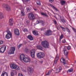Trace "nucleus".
<instances>
[{
  "mask_svg": "<svg viewBox=\"0 0 76 76\" xmlns=\"http://www.w3.org/2000/svg\"><path fill=\"white\" fill-rule=\"evenodd\" d=\"M41 44L42 46L45 48H47L49 47V43L47 41H43L41 42Z\"/></svg>",
  "mask_w": 76,
  "mask_h": 76,
  "instance_id": "obj_1",
  "label": "nucleus"
},
{
  "mask_svg": "<svg viewBox=\"0 0 76 76\" xmlns=\"http://www.w3.org/2000/svg\"><path fill=\"white\" fill-rule=\"evenodd\" d=\"M10 67L12 69H15L17 70H19V67L15 64H12L10 65Z\"/></svg>",
  "mask_w": 76,
  "mask_h": 76,
  "instance_id": "obj_2",
  "label": "nucleus"
},
{
  "mask_svg": "<svg viewBox=\"0 0 76 76\" xmlns=\"http://www.w3.org/2000/svg\"><path fill=\"white\" fill-rule=\"evenodd\" d=\"M28 18L30 20H34L35 19L34 15L32 13L28 14Z\"/></svg>",
  "mask_w": 76,
  "mask_h": 76,
  "instance_id": "obj_3",
  "label": "nucleus"
},
{
  "mask_svg": "<svg viewBox=\"0 0 76 76\" xmlns=\"http://www.w3.org/2000/svg\"><path fill=\"white\" fill-rule=\"evenodd\" d=\"M28 72L29 75H31L34 73V69L31 67H29L28 68Z\"/></svg>",
  "mask_w": 76,
  "mask_h": 76,
  "instance_id": "obj_4",
  "label": "nucleus"
},
{
  "mask_svg": "<svg viewBox=\"0 0 76 76\" xmlns=\"http://www.w3.org/2000/svg\"><path fill=\"white\" fill-rule=\"evenodd\" d=\"M37 55V57L39 58H44L45 57V54L43 53H38Z\"/></svg>",
  "mask_w": 76,
  "mask_h": 76,
  "instance_id": "obj_5",
  "label": "nucleus"
},
{
  "mask_svg": "<svg viewBox=\"0 0 76 76\" xmlns=\"http://www.w3.org/2000/svg\"><path fill=\"white\" fill-rule=\"evenodd\" d=\"M2 7L3 8L5 9L7 11H9L10 10V7L8 4H4L2 5Z\"/></svg>",
  "mask_w": 76,
  "mask_h": 76,
  "instance_id": "obj_6",
  "label": "nucleus"
},
{
  "mask_svg": "<svg viewBox=\"0 0 76 76\" xmlns=\"http://www.w3.org/2000/svg\"><path fill=\"white\" fill-rule=\"evenodd\" d=\"M45 35L47 36H50L52 35V31L51 30L47 31L45 32Z\"/></svg>",
  "mask_w": 76,
  "mask_h": 76,
  "instance_id": "obj_7",
  "label": "nucleus"
},
{
  "mask_svg": "<svg viewBox=\"0 0 76 76\" xmlns=\"http://www.w3.org/2000/svg\"><path fill=\"white\" fill-rule=\"evenodd\" d=\"M23 60V61L25 62V63H30L31 61V59L29 57L24 58Z\"/></svg>",
  "mask_w": 76,
  "mask_h": 76,
  "instance_id": "obj_8",
  "label": "nucleus"
},
{
  "mask_svg": "<svg viewBox=\"0 0 76 76\" xmlns=\"http://www.w3.org/2000/svg\"><path fill=\"white\" fill-rule=\"evenodd\" d=\"M6 47L5 46H3L0 49V52L1 53H3L4 51L6 50Z\"/></svg>",
  "mask_w": 76,
  "mask_h": 76,
  "instance_id": "obj_9",
  "label": "nucleus"
},
{
  "mask_svg": "<svg viewBox=\"0 0 76 76\" xmlns=\"http://www.w3.org/2000/svg\"><path fill=\"white\" fill-rule=\"evenodd\" d=\"M7 34L6 35L5 38L7 39H10V31H9V29H7Z\"/></svg>",
  "mask_w": 76,
  "mask_h": 76,
  "instance_id": "obj_10",
  "label": "nucleus"
},
{
  "mask_svg": "<svg viewBox=\"0 0 76 76\" xmlns=\"http://www.w3.org/2000/svg\"><path fill=\"white\" fill-rule=\"evenodd\" d=\"M63 51L64 52V55L65 56L66 58H68V53L69 52H67V50L65 48L63 49Z\"/></svg>",
  "mask_w": 76,
  "mask_h": 76,
  "instance_id": "obj_11",
  "label": "nucleus"
},
{
  "mask_svg": "<svg viewBox=\"0 0 76 76\" xmlns=\"http://www.w3.org/2000/svg\"><path fill=\"white\" fill-rule=\"evenodd\" d=\"M31 56L32 58L35 57V50H31Z\"/></svg>",
  "mask_w": 76,
  "mask_h": 76,
  "instance_id": "obj_12",
  "label": "nucleus"
},
{
  "mask_svg": "<svg viewBox=\"0 0 76 76\" xmlns=\"http://www.w3.org/2000/svg\"><path fill=\"white\" fill-rule=\"evenodd\" d=\"M14 32L15 35L19 36L20 35L19 33V30L18 29H15L14 30Z\"/></svg>",
  "mask_w": 76,
  "mask_h": 76,
  "instance_id": "obj_13",
  "label": "nucleus"
},
{
  "mask_svg": "<svg viewBox=\"0 0 76 76\" xmlns=\"http://www.w3.org/2000/svg\"><path fill=\"white\" fill-rule=\"evenodd\" d=\"M15 47H12L11 50V52L10 53V54H14V53H15Z\"/></svg>",
  "mask_w": 76,
  "mask_h": 76,
  "instance_id": "obj_14",
  "label": "nucleus"
},
{
  "mask_svg": "<svg viewBox=\"0 0 76 76\" xmlns=\"http://www.w3.org/2000/svg\"><path fill=\"white\" fill-rule=\"evenodd\" d=\"M24 57H25V55H24L23 54L21 55L20 56V60L21 61H23V59L25 58Z\"/></svg>",
  "mask_w": 76,
  "mask_h": 76,
  "instance_id": "obj_15",
  "label": "nucleus"
},
{
  "mask_svg": "<svg viewBox=\"0 0 76 76\" xmlns=\"http://www.w3.org/2000/svg\"><path fill=\"white\" fill-rule=\"evenodd\" d=\"M27 38L31 41H32L34 39V37L31 35H28L27 36Z\"/></svg>",
  "mask_w": 76,
  "mask_h": 76,
  "instance_id": "obj_16",
  "label": "nucleus"
},
{
  "mask_svg": "<svg viewBox=\"0 0 76 76\" xmlns=\"http://www.w3.org/2000/svg\"><path fill=\"white\" fill-rule=\"evenodd\" d=\"M1 76H8L7 73L5 72V71H3Z\"/></svg>",
  "mask_w": 76,
  "mask_h": 76,
  "instance_id": "obj_17",
  "label": "nucleus"
},
{
  "mask_svg": "<svg viewBox=\"0 0 76 76\" xmlns=\"http://www.w3.org/2000/svg\"><path fill=\"white\" fill-rule=\"evenodd\" d=\"M49 4V6H50L51 7H52L53 9H54L56 11V12H58V9H57V8H56V7L54 6L53 5L50 4Z\"/></svg>",
  "mask_w": 76,
  "mask_h": 76,
  "instance_id": "obj_18",
  "label": "nucleus"
},
{
  "mask_svg": "<svg viewBox=\"0 0 76 76\" xmlns=\"http://www.w3.org/2000/svg\"><path fill=\"white\" fill-rule=\"evenodd\" d=\"M13 25V20L12 19H10V26H12Z\"/></svg>",
  "mask_w": 76,
  "mask_h": 76,
  "instance_id": "obj_19",
  "label": "nucleus"
},
{
  "mask_svg": "<svg viewBox=\"0 0 76 76\" xmlns=\"http://www.w3.org/2000/svg\"><path fill=\"white\" fill-rule=\"evenodd\" d=\"M59 16L61 22H63V23H65L66 21L64 19L63 17H61V16L60 15H59Z\"/></svg>",
  "mask_w": 76,
  "mask_h": 76,
  "instance_id": "obj_20",
  "label": "nucleus"
},
{
  "mask_svg": "<svg viewBox=\"0 0 76 76\" xmlns=\"http://www.w3.org/2000/svg\"><path fill=\"white\" fill-rule=\"evenodd\" d=\"M37 48H38V50H41V51H42V50H43V48L42 46L40 45L37 46Z\"/></svg>",
  "mask_w": 76,
  "mask_h": 76,
  "instance_id": "obj_21",
  "label": "nucleus"
},
{
  "mask_svg": "<svg viewBox=\"0 0 76 76\" xmlns=\"http://www.w3.org/2000/svg\"><path fill=\"white\" fill-rule=\"evenodd\" d=\"M61 62L63 63V64H66V60L64 58H62L60 60Z\"/></svg>",
  "mask_w": 76,
  "mask_h": 76,
  "instance_id": "obj_22",
  "label": "nucleus"
},
{
  "mask_svg": "<svg viewBox=\"0 0 76 76\" xmlns=\"http://www.w3.org/2000/svg\"><path fill=\"white\" fill-rule=\"evenodd\" d=\"M33 33L34 35H38V31H37L34 30L33 31Z\"/></svg>",
  "mask_w": 76,
  "mask_h": 76,
  "instance_id": "obj_23",
  "label": "nucleus"
},
{
  "mask_svg": "<svg viewBox=\"0 0 76 76\" xmlns=\"http://www.w3.org/2000/svg\"><path fill=\"white\" fill-rule=\"evenodd\" d=\"M39 23H42V25H44L45 23V21L41 20H39Z\"/></svg>",
  "mask_w": 76,
  "mask_h": 76,
  "instance_id": "obj_24",
  "label": "nucleus"
},
{
  "mask_svg": "<svg viewBox=\"0 0 76 76\" xmlns=\"http://www.w3.org/2000/svg\"><path fill=\"white\" fill-rule=\"evenodd\" d=\"M58 59H59L58 55L57 54V55L56 56V58L55 59V60H56V61H58Z\"/></svg>",
  "mask_w": 76,
  "mask_h": 76,
  "instance_id": "obj_25",
  "label": "nucleus"
},
{
  "mask_svg": "<svg viewBox=\"0 0 76 76\" xmlns=\"http://www.w3.org/2000/svg\"><path fill=\"white\" fill-rule=\"evenodd\" d=\"M25 51L26 53H28L29 52V50L27 48H26L25 50Z\"/></svg>",
  "mask_w": 76,
  "mask_h": 76,
  "instance_id": "obj_26",
  "label": "nucleus"
},
{
  "mask_svg": "<svg viewBox=\"0 0 76 76\" xmlns=\"http://www.w3.org/2000/svg\"><path fill=\"white\" fill-rule=\"evenodd\" d=\"M59 70L58 71V72H56V73H58L61 70V67H60L58 68Z\"/></svg>",
  "mask_w": 76,
  "mask_h": 76,
  "instance_id": "obj_27",
  "label": "nucleus"
},
{
  "mask_svg": "<svg viewBox=\"0 0 76 76\" xmlns=\"http://www.w3.org/2000/svg\"><path fill=\"white\" fill-rule=\"evenodd\" d=\"M60 27L62 29L63 31H64V32H66V29H65L64 27L61 26H60Z\"/></svg>",
  "mask_w": 76,
  "mask_h": 76,
  "instance_id": "obj_28",
  "label": "nucleus"
},
{
  "mask_svg": "<svg viewBox=\"0 0 76 76\" xmlns=\"http://www.w3.org/2000/svg\"><path fill=\"white\" fill-rule=\"evenodd\" d=\"M63 38V34H61L60 37L59 41H61V39H62Z\"/></svg>",
  "mask_w": 76,
  "mask_h": 76,
  "instance_id": "obj_29",
  "label": "nucleus"
},
{
  "mask_svg": "<svg viewBox=\"0 0 76 76\" xmlns=\"http://www.w3.org/2000/svg\"><path fill=\"white\" fill-rule=\"evenodd\" d=\"M65 3H66V1H62L61 2V4L62 5H64V4H65Z\"/></svg>",
  "mask_w": 76,
  "mask_h": 76,
  "instance_id": "obj_30",
  "label": "nucleus"
},
{
  "mask_svg": "<svg viewBox=\"0 0 76 76\" xmlns=\"http://www.w3.org/2000/svg\"><path fill=\"white\" fill-rule=\"evenodd\" d=\"M65 29H66V31H67V32H68L69 33H71V32H70V30L68 28L66 27V28H65Z\"/></svg>",
  "mask_w": 76,
  "mask_h": 76,
  "instance_id": "obj_31",
  "label": "nucleus"
},
{
  "mask_svg": "<svg viewBox=\"0 0 76 76\" xmlns=\"http://www.w3.org/2000/svg\"><path fill=\"white\" fill-rule=\"evenodd\" d=\"M37 5H41V2L39 0H38L37 2Z\"/></svg>",
  "mask_w": 76,
  "mask_h": 76,
  "instance_id": "obj_32",
  "label": "nucleus"
},
{
  "mask_svg": "<svg viewBox=\"0 0 76 76\" xmlns=\"http://www.w3.org/2000/svg\"><path fill=\"white\" fill-rule=\"evenodd\" d=\"M73 68H71L68 70V72H73Z\"/></svg>",
  "mask_w": 76,
  "mask_h": 76,
  "instance_id": "obj_33",
  "label": "nucleus"
},
{
  "mask_svg": "<svg viewBox=\"0 0 76 76\" xmlns=\"http://www.w3.org/2000/svg\"><path fill=\"white\" fill-rule=\"evenodd\" d=\"M10 38L11 39V40L12 39V34L11 33V32H10Z\"/></svg>",
  "mask_w": 76,
  "mask_h": 76,
  "instance_id": "obj_34",
  "label": "nucleus"
},
{
  "mask_svg": "<svg viewBox=\"0 0 76 76\" xmlns=\"http://www.w3.org/2000/svg\"><path fill=\"white\" fill-rule=\"evenodd\" d=\"M3 18H4V17L3 14H0V19H3Z\"/></svg>",
  "mask_w": 76,
  "mask_h": 76,
  "instance_id": "obj_35",
  "label": "nucleus"
},
{
  "mask_svg": "<svg viewBox=\"0 0 76 76\" xmlns=\"http://www.w3.org/2000/svg\"><path fill=\"white\" fill-rule=\"evenodd\" d=\"M53 22H54V23L55 25H56L57 24V21L55 19H54L53 20Z\"/></svg>",
  "mask_w": 76,
  "mask_h": 76,
  "instance_id": "obj_36",
  "label": "nucleus"
},
{
  "mask_svg": "<svg viewBox=\"0 0 76 76\" xmlns=\"http://www.w3.org/2000/svg\"><path fill=\"white\" fill-rule=\"evenodd\" d=\"M21 15L22 16H25V14L23 12V10H22L21 11Z\"/></svg>",
  "mask_w": 76,
  "mask_h": 76,
  "instance_id": "obj_37",
  "label": "nucleus"
},
{
  "mask_svg": "<svg viewBox=\"0 0 76 76\" xmlns=\"http://www.w3.org/2000/svg\"><path fill=\"white\" fill-rule=\"evenodd\" d=\"M57 61H56V60H54V62L53 64V65L56 64H57Z\"/></svg>",
  "mask_w": 76,
  "mask_h": 76,
  "instance_id": "obj_38",
  "label": "nucleus"
},
{
  "mask_svg": "<svg viewBox=\"0 0 76 76\" xmlns=\"http://www.w3.org/2000/svg\"><path fill=\"white\" fill-rule=\"evenodd\" d=\"M3 41L2 40H0V45H1V44H2L3 43Z\"/></svg>",
  "mask_w": 76,
  "mask_h": 76,
  "instance_id": "obj_39",
  "label": "nucleus"
},
{
  "mask_svg": "<svg viewBox=\"0 0 76 76\" xmlns=\"http://www.w3.org/2000/svg\"><path fill=\"white\" fill-rule=\"evenodd\" d=\"M22 45V44H20L18 46V48H20V47H21Z\"/></svg>",
  "mask_w": 76,
  "mask_h": 76,
  "instance_id": "obj_40",
  "label": "nucleus"
},
{
  "mask_svg": "<svg viewBox=\"0 0 76 76\" xmlns=\"http://www.w3.org/2000/svg\"><path fill=\"white\" fill-rule=\"evenodd\" d=\"M62 43H65V42H66V40L65 39H63L62 40Z\"/></svg>",
  "mask_w": 76,
  "mask_h": 76,
  "instance_id": "obj_41",
  "label": "nucleus"
},
{
  "mask_svg": "<svg viewBox=\"0 0 76 76\" xmlns=\"http://www.w3.org/2000/svg\"><path fill=\"white\" fill-rule=\"evenodd\" d=\"M49 0V2H50V3H53V1H54V0Z\"/></svg>",
  "mask_w": 76,
  "mask_h": 76,
  "instance_id": "obj_42",
  "label": "nucleus"
},
{
  "mask_svg": "<svg viewBox=\"0 0 76 76\" xmlns=\"http://www.w3.org/2000/svg\"><path fill=\"white\" fill-rule=\"evenodd\" d=\"M27 12H30V10H29V8H27Z\"/></svg>",
  "mask_w": 76,
  "mask_h": 76,
  "instance_id": "obj_43",
  "label": "nucleus"
},
{
  "mask_svg": "<svg viewBox=\"0 0 76 76\" xmlns=\"http://www.w3.org/2000/svg\"><path fill=\"white\" fill-rule=\"evenodd\" d=\"M70 48H71V47L70 46L67 47V50H70Z\"/></svg>",
  "mask_w": 76,
  "mask_h": 76,
  "instance_id": "obj_44",
  "label": "nucleus"
},
{
  "mask_svg": "<svg viewBox=\"0 0 76 76\" xmlns=\"http://www.w3.org/2000/svg\"><path fill=\"white\" fill-rule=\"evenodd\" d=\"M45 13L44 12H42L41 13V15H43V16H44V15H45Z\"/></svg>",
  "mask_w": 76,
  "mask_h": 76,
  "instance_id": "obj_45",
  "label": "nucleus"
},
{
  "mask_svg": "<svg viewBox=\"0 0 76 76\" xmlns=\"http://www.w3.org/2000/svg\"><path fill=\"white\" fill-rule=\"evenodd\" d=\"M11 76H14V73H13V72H12L11 73Z\"/></svg>",
  "mask_w": 76,
  "mask_h": 76,
  "instance_id": "obj_46",
  "label": "nucleus"
},
{
  "mask_svg": "<svg viewBox=\"0 0 76 76\" xmlns=\"http://www.w3.org/2000/svg\"><path fill=\"white\" fill-rule=\"evenodd\" d=\"M23 31L24 32H26V31H28V29L26 28H25L24 29Z\"/></svg>",
  "mask_w": 76,
  "mask_h": 76,
  "instance_id": "obj_47",
  "label": "nucleus"
},
{
  "mask_svg": "<svg viewBox=\"0 0 76 76\" xmlns=\"http://www.w3.org/2000/svg\"><path fill=\"white\" fill-rule=\"evenodd\" d=\"M44 16H45L46 17V18H48V15L45 13V15H44Z\"/></svg>",
  "mask_w": 76,
  "mask_h": 76,
  "instance_id": "obj_48",
  "label": "nucleus"
},
{
  "mask_svg": "<svg viewBox=\"0 0 76 76\" xmlns=\"http://www.w3.org/2000/svg\"><path fill=\"white\" fill-rule=\"evenodd\" d=\"M24 0L25 2H26V3H27V2H28V1H29L30 0Z\"/></svg>",
  "mask_w": 76,
  "mask_h": 76,
  "instance_id": "obj_49",
  "label": "nucleus"
},
{
  "mask_svg": "<svg viewBox=\"0 0 76 76\" xmlns=\"http://www.w3.org/2000/svg\"><path fill=\"white\" fill-rule=\"evenodd\" d=\"M29 22H30V21L29 20H28L26 21V23H27V24H29Z\"/></svg>",
  "mask_w": 76,
  "mask_h": 76,
  "instance_id": "obj_50",
  "label": "nucleus"
},
{
  "mask_svg": "<svg viewBox=\"0 0 76 76\" xmlns=\"http://www.w3.org/2000/svg\"><path fill=\"white\" fill-rule=\"evenodd\" d=\"M40 29L41 31H44V28H40Z\"/></svg>",
  "mask_w": 76,
  "mask_h": 76,
  "instance_id": "obj_51",
  "label": "nucleus"
},
{
  "mask_svg": "<svg viewBox=\"0 0 76 76\" xmlns=\"http://www.w3.org/2000/svg\"><path fill=\"white\" fill-rule=\"evenodd\" d=\"M73 30H74V32L76 33V29H75L74 28H73Z\"/></svg>",
  "mask_w": 76,
  "mask_h": 76,
  "instance_id": "obj_52",
  "label": "nucleus"
},
{
  "mask_svg": "<svg viewBox=\"0 0 76 76\" xmlns=\"http://www.w3.org/2000/svg\"><path fill=\"white\" fill-rule=\"evenodd\" d=\"M18 76H23V75L22 74H19L18 75Z\"/></svg>",
  "mask_w": 76,
  "mask_h": 76,
  "instance_id": "obj_53",
  "label": "nucleus"
},
{
  "mask_svg": "<svg viewBox=\"0 0 76 76\" xmlns=\"http://www.w3.org/2000/svg\"><path fill=\"white\" fill-rule=\"evenodd\" d=\"M36 23H37V24H38V23H39V21H37Z\"/></svg>",
  "mask_w": 76,
  "mask_h": 76,
  "instance_id": "obj_54",
  "label": "nucleus"
},
{
  "mask_svg": "<svg viewBox=\"0 0 76 76\" xmlns=\"http://www.w3.org/2000/svg\"><path fill=\"white\" fill-rule=\"evenodd\" d=\"M50 72H49L47 74H46V75H50Z\"/></svg>",
  "mask_w": 76,
  "mask_h": 76,
  "instance_id": "obj_55",
  "label": "nucleus"
},
{
  "mask_svg": "<svg viewBox=\"0 0 76 76\" xmlns=\"http://www.w3.org/2000/svg\"><path fill=\"white\" fill-rule=\"evenodd\" d=\"M40 63H43V61H40Z\"/></svg>",
  "mask_w": 76,
  "mask_h": 76,
  "instance_id": "obj_56",
  "label": "nucleus"
},
{
  "mask_svg": "<svg viewBox=\"0 0 76 76\" xmlns=\"http://www.w3.org/2000/svg\"><path fill=\"white\" fill-rule=\"evenodd\" d=\"M54 17L56 19H57V18L56 17V16H54Z\"/></svg>",
  "mask_w": 76,
  "mask_h": 76,
  "instance_id": "obj_57",
  "label": "nucleus"
},
{
  "mask_svg": "<svg viewBox=\"0 0 76 76\" xmlns=\"http://www.w3.org/2000/svg\"><path fill=\"white\" fill-rule=\"evenodd\" d=\"M34 10H35V11H37V9H34Z\"/></svg>",
  "mask_w": 76,
  "mask_h": 76,
  "instance_id": "obj_58",
  "label": "nucleus"
},
{
  "mask_svg": "<svg viewBox=\"0 0 76 76\" xmlns=\"http://www.w3.org/2000/svg\"><path fill=\"white\" fill-rule=\"evenodd\" d=\"M54 14H56L55 13H54V12H53Z\"/></svg>",
  "mask_w": 76,
  "mask_h": 76,
  "instance_id": "obj_59",
  "label": "nucleus"
},
{
  "mask_svg": "<svg viewBox=\"0 0 76 76\" xmlns=\"http://www.w3.org/2000/svg\"><path fill=\"white\" fill-rule=\"evenodd\" d=\"M56 70H58V69H57Z\"/></svg>",
  "mask_w": 76,
  "mask_h": 76,
  "instance_id": "obj_60",
  "label": "nucleus"
},
{
  "mask_svg": "<svg viewBox=\"0 0 76 76\" xmlns=\"http://www.w3.org/2000/svg\"><path fill=\"white\" fill-rule=\"evenodd\" d=\"M9 22H10V20H9Z\"/></svg>",
  "mask_w": 76,
  "mask_h": 76,
  "instance_id": "obj_61",
  "label": "nucleus"
}]
</instances>
